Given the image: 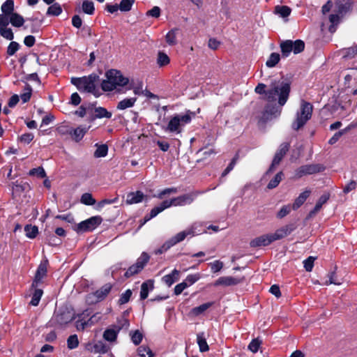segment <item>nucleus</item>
<instances>
[{
    "instance_id": "obj_6",
    "label": "nucleus",
    "mask_w": 357,
    "mask_h": 357,
    "mask_svg": "<svg viewBox=\"0 0 357 357\" xmlns=\"http://www.w3.org/2000/svg\"><path fill=\"white\" fill-rule=\"evenodd\" d=\"M102 222L100 216H93L79 222L77 226V232H85L95 229Z\"/></svg>"
},
{
    "instance_id": "obj_15",
    "label": "nucleus",
    "mask_w": 357,
    "mask_h": 357,
    "mask_svg": "<svg viewBox=\"0 0 357 357\" xmlns=\"http://www.w3.org/2000/svg\"><path fill=\"white\" fill-rule=\"evenodd\" d=\"M241 280L237 278L231 276H223L219 278L214 283L215 286H233L240 283Z\"/></svg>"
},
{
    "instance_id": "obj_29",
    "label": "nucleus",
    "mask_w": 357,
    "mask_h": 357,
    "mask_svg": "<svg viewBox=\"0 0 357 357\" xmlns=\"http://www.w3.org/2000/svg\"><path fill=\"white\" fill-rule=\"evenodd\" d=\"M280 49L283 56H289L290 53L293 52L292 40H287L282 42L280 43Z\"/></svg>"
},
{
    "instance_id": "obj_64",
    "label": "nucleus",
    "mask_w": 357,
    "mask_h": 357,
    "mask_svg": "<svg viewBox=\"0 0 357 357\" xmlns=\"http://www.w3.org/2000/svg\"><path fill=\"white\" fill-rule=\"evenodd\" d=\"M291 208L292 206L291 205L283 206L278 212L277 217L280 219L283 218L290 213Z\"/></svg>"
},
{
    "instance_id": "obj_57",
    "label": "nucleus",
    "mask_w": 357,
    "mask_h": 357,
    "mask_svg": "<svg viewBox=\"0 0 357 357\" xmlns=\"http://www.w3.org/2000/svg\"><path fill=\"white\" fill-rule=\"evenodd\" d=\"M132 342L135 345H139L143 339V335L138 330L130 333Z\"/></svg>"
},
{
    "instance_id": "obj_59",
    "label": "nucleus",
    "mask_w": 357,
    "mask_h": 357,
    "mask_svg": "<svg viewBox=\"0 0 357 357\" xmlns=\"http://www.w3.org/2000/svg\"><path fill=\"white\" fill-rule=\"evenodd\" d=\"M0 35L8 40H12L14 38V34L10 28L0 29Z\"/></svg>"
},
{
    "instance_id": "obj_52",
    "label": "nucleus",
    "mask_w": 357,
    "mask_h": 357,
    "mask_svg": "<svg viewBox=\"0 0 357 357\" xmlns=\"http://www.w3.org/2000/svg\"><path fill=\"white\" fill-rule=\"evenodd\" d=\"M293 52L296 54L302 52L305 49V43L301 40L292 41Z\"/></svg>"
},
{
    "instance_id": "obj_10",
    "label": "nucleus",
    "mask_w": 357,
    "mask_h": 357,
    "mask_svg": "<svg viewBox=\"0 0 357 357\" xmlns=\"http://www.w3.org/2000/svg\"><path fill=\"white\" fill-rule=\"evenodd\" d=\"M281 107H282L277 106L275 102H268L264 108L262 119L264 121H269L273 118L278 117L281 113Z\"/></svg>"
},
{
    "instance_id": "obj_63",
    "label": "nucleus",
    "mask_w": 357,
    "mask_h": 357,
    "mask_svg": "<svg viewBox=\"0 0 357 357\" xmlns=\"http://www.w3.org/2000/svg\"><path fill=\"white\" fill-rule=\"evenodd\" d=\"M141 357H153L151 350L149 347L141 346L137 349Z\"/></svg>"
},
{
    "instance_id": "obj_7",
    "label": "nucleus",
    "mask_w": 357,
    "mask_h": 357,
    "mask_svg": "<svg viewBox=\"0 0 357 357\" xmlns=\"http://www.w3.org/2000/svg\"><path fill=\"white\" fill-rule=\"evenodd\" d=\"M289 149V144L288 143H282L280 145L278 149L277 150L274 158L273 159L272 163L266 172V174H268L271 172H273L275 170V168L277 165L280 164L284 156L287 154V151Z\"/></svg>"
},
{
    "instance_id": "obj_48",
    "label": "nucleus",
    "mask_w": 357,
    "mask_h": 357,
    "mask_svg": "<svg viewBox=\"0 0 357 357\" xmlns=\"http://www.w3.org/2000/svg\"><path fill=\"white\" fill-rule=\"evenodd\" d=\"M170 59L167 54L159 52L158 54L157 63L159 66H165L169 63Z\"/></svg>"
},
{
    "instance_id": "obj_46",
    "label": "nucleus",
    "mask_w": 357,
    "mask_h": 357,
    "mask_svg": "<svg viewBox=\"0 0 357 357\" xmlns=\"http://www.w3.org/2000/svg\"><path fill=\"white\" fill-rule=\"evenodd\" d=\"M328 277V280L325 282V284L328 285L333 284L335 285H340L342 284V279L337 278L335 271L329 273Z\"/></svg>"
},
{
    "instance_id": "obj_35",
    "label": "nucleus",
    "mask_w": 357,
    "mask_h": 357,
    "mask_svg": "<svg viewBox=\"0 0 357 357\" xmlns=\"http://www.w3.org/2000/svg\"><path fill=\"white\" fill-rule=\"evenodd\" d=\"M175 245H176V243H175L174 240H173L172 238H171L170 239L165 241L160 248L155 250L154 251V253L155 255H161V254L165 252L166 251H167L169 249H170L172 247H173Z\"/></svg>"
},
{
    "instance_id": "obj_38",
    "label": "nucleus",
    "mask_w": 357,
    "mask_h": 357,
    "mask_svg": "<svg viewBox=\"0 0 357 357\" xmlns=\"http://www.w3.org/2000/svg\"><path fill=\"white\" fill-rule=\"evenodd\" d=\"M24 231L27 238L33 239L37 236L38 229V227L35 225L33 226L31 225H27L24 227Z\"/></svg>"
},
{
    "instance_id": "obj_47",
    "label": "nucleus",
    "mask_w": 357,
    "mask_h": 357,
    "mask_svg": "<svg viewBox=\"0 0 357 357\" xmlns=\"http://www.w3.org/2000/svg\"><path fill=\"white\" fill-rule=\"evenodd\" d=\"M102 316L101 314L98 312L91 316L87 321H84L82 324V329H84L86 327L91 326L96 323H97L99 320H100Z\"/></svg>"
},
{
    "instance_id": "obj_61",
    "label": "nucleus",
    "mask_w": 357,
    "mask_h": 357,
    "mask_svg": "<svg viewBox=\"0 0 357 357\" xmlns=\"http://www.w3.org/2000/svg\"><path fill=\"white\" fill-rule=\"evenodd\" d=\"M101 88L104 91H112L116 89V86L110 79L107 78L102 82Z\"/></svg>"
},
{
    "instance_id": "obj_13",
    "label": "nucleus",
    "mask_w": 357,
    "mask_h": 357,
    "mask_svg": "<svg viewBox=\"0 0 357 357\" xmlns=\"http://www.w3.org/2000/svg\"><path fill=\"white\" fill-rule=\"evenodd\" d=\"M274 242L271 233L258 236L252 239L250 245L252 248L264 247Z\"/></svg>"
},
{
    "instance_id": "obj_17",
    "label": "nucleus",
    "mask_w": 357,
    "mask_h": 357,
    "mask_svg": "<svg viewBox=\"0 0 357 357\" xmlns=\"http://www.w3.org/2000/svg\"><path fill=\"white\" fill-rule=\"evenodd\" d=\"M144 195L142 191L137 190L127 195L126 202L128 204H137L142 202Z\"/></svg>"
},
{
    "instance_id": "obj_60",
    "label": "nucleus",
    "mask_w": 357,
    "mask_h": 357,
    "mask_svg": "<svg viewBox=\"0 0 357 357\" xmlns=\"http://www.w3.org/2000/svg\"><path fill=\"white\" fill-rule=\"evenodd\" d=\"M132 291L130 289H127L125 292H123L121 296H120V298L119 299V305H123V304H126L127 303L131 296H132Z\"/></svg>"
},
{
    "instance_id": "obj_18",
    "label": "nucleus",
    "mask_w": 357,
    "mask_h": 357,
    "mask_svg": "<svg viewBox=\"0 0 357 357\" xmlns=\"http://www.w3.org/2000/svg\"><path fill=\"white\" fill-rule=\"evenodd\" d=\"M154 288L153 280H147L143 282L141 285L140 289V299L144 300L149 296V291H152Z\"/></svg>"
},
{
    "instance_id": "obj_1",
    "label": "nucleus",
    "mask_w": 357,
    "mask_h": 357,
    "mask_svg": "<svg viewBox=\"0 0 357 357\" xmlns=\"http://www.w3.org/2000/svg\"><path fill=\"white\" fill-rule=\"evenodd\" d=\"M291 91V82L287 80H273L267 89L266 101L271 103L278 102L283 107L287 102Z\"/></svg>"
},
{
    "instance_id": "obj_58",
    "label": "nucleus",
    "mask_w": 357,
    "mask_h": 357,
    "mask_svg": "<svg viewBox=\"0 0 357 357\" xmlns=\"http://www.w3.org/2000/svg\"><path fill=\"white\" fill-rule=\"evenodd\" d=\"M209 266L211 267V272L213 273H216L221 271L223 268V262L220 260H215L213 262L209 263Z\"/></svg>"
},
{
    "instance_id": "obj_44",
    "label": "nucleus",
    "mask_w": 357,
    "mask_h": 357,
    "mask_svg": "<svg viewBox=\"0 0 357 357\" xmlns=\"http://www.w3.org/2000/svg\"><path fill=\"white\" fill-rule=\"evenodd\" d=\"M82 204L86 206H92L96 204V199L93 197L92 195L89 192L84 193L80 199Z\"/></svg>"
},
{
    "instance_id": "obj_16",
    "label": "nucleus",
    "mask_w": 357,
    "mask_h": 357,
    "mask_svg": "<svg viewBox=\"0 0 357 357\" xmlns=\"http://www.w3.org/2000/svg\"><path fill=\"white\" fill-rule=\"evenodd\" d=\"M47 261H45L44 262H41L36 271L35 278L33 280V282L32 284V286H36L38 283H40L42 280V279L46 275L47 273Z\"/></svg>"
},
{
    "instance_id": "obj_14",
    "label": "nucleus",
    "mask_w": 357,
    "mask_h": 357,
    "mask_svg": "<svg viewBox=\"0 0 357 357\" xmlns=\"http://www.w3.org/2000/svg\"><path fill=\"white\" fill-rule=\"evenodd\" d=\"M119 332L120 328L112 325V326L106 328L104 331L102 335L103 339L109 342H116Z\"/></svg>"
},
{
    "instance_id": "obj_56",
    "label": "nucleus",
    "mask_w": 357,
    "mask_h": 357,
    "mask_svg": "<svg viewBox=\"0 0 357 357\" xmlns=\"http://www.w3.org/2000/svg\"><path fill=\"white\" fill-rule=\"evenodd\" d=\"M29 176H36L38 178L46 177L45 171L41 167H38L37 168H33V169H31L29 172Z\"/></svg>"
},
{
    "instance_id": "obj_41",
    "label": "nucleus",
    "mask_w": 357,
    "mask_h": 357,
    "mask_svg": "<svg viewBox=\"0 0 357 357\" xmlns=\"http://www.w3.org/2000/svg\"><path fill=\"white\" fill-rule=\"evenodd\" d=\"M280 59V54L278 53L273 52L267 59L266 65L268 68H273L278 63Z\"/></svg>"
},
{
    "instance_id": "obj_2",
    "label": "nucleus",
    "mask_w": 357,
    "mask_h": 357,
    "mask_svg": "<svg viewBox=\"0 0 357 357\" xmlns=\"http://www.w3.org/2000/svg\"><path fill=\"white\" fill-rule=\"evenodd\" d=\"M195 116L194 112L187 111L185 114H176L171 117L165 130L172 133H181L183 128L190 123L192 117Z\"/></svg>"
},
{
    "instance_id": "obj_9",
    "label": "nucleus",
    "mask_w": 357,
    "mask_h": 357,
    "mask_svg": "<svg viewBox=\"0 0 357 357\" xmlns=\"http://www.w3.org/2000/svg\"><path fill=\"white\" fill-rule=\"evenodd\" d=\"M324 167L321 165H305L301 166L296 170V176L301 178L304 175L313 174L324 170Z\"/></svg>"
},
{
    "instance_id": "obj_27",
    "label": "nucleus",
    "mask_w": 357,
    "mask_h": 357,
    "mask_svg": "<svg viewBox=\"0 0 357 357\" xmlns=\"http://www.w3.org/2000/svg\"><path fill=\"white\" fill-rule=\"evenodd\" d=\"M164 210H165V208L162 203H160L158 206H155L153 208L151 209L149 214H146L144 216L143 224L146 223V222L149 221L152 218H155L160 213L162 212Z\"/></svg>"
},
{
    "instance_id": "obj_28",
    "label": "nucleus",
    "mask_w": 357,
    "mask_h": 357,
    "mask_svg": "<svg viewBox=\"0 0 357 357\" xmlns=\"http://www.w3.org/2000/svg\"><path fill=\"white\" fill-rule=\"evenodd\" d=\"M213 303L208 302L204 304L200 305L199 306L193 307L191 310L190 314L192 316L197 317L202 313H204L206 310H207L211 306H212Z\"/></svg>"
},
{
    "instance_id": "obj_33",
    "label": "nucleus",
    "mask_w": 357,
    "mask_h": 357,
    "mask_svg": "<svg viewBox=\"0 0 357 357\" xmlns=\"http://www.w3.org/2000/svg\"><path fill=\"white\" fill-rule=\"evenodd\" d=\"M10 22L13 26L20 27L23 25L24 20L22 15L17 13H14L10 15Z\"/></svg>"
},
{
    "instance_id": "obj_50",
    "label": "nucleus",
    "mask_w": 357,
    "mask_h": 357,
    "mask_svg": "<svg viewBox=\"0 0 357 357\" xmlns=\"http://www.w3.org/2000/svg\"><path fill=\"white\" fill-rule=\"evenodd\" d=\"M79 345V340L77 335H71L67 339V347L69 349H76Z\"/></svg>"
},
{
    "instance_id": "obj_26",
    "label": "nucleus",
    "mask_w": 357,
    "mask_h": 357,
    "mask_svg": "<svg viewBox=\"0 0 357 357\" xmlns=\"http://www.w3.org/2000/svg\"><path fill=\"white\" fill-rule=\"evenodd\" d=\"M96 104L93 103H88L82 105L79 109L75 112V114L79 117L83 118L87 113L92 112L93 107Z\"/></svg>"
},
{
    "instance_id": "obj_36",
    "label": "nucleus",
    "mask_w": 357,
    "mask_h": 357,
    "mask_svg": "<svg viewBox=\"0 0 357 357\" xmlns=\"http://www.w3.org/2000/svg\"><path fill=\"white\" fill-rule=\"evenodd\" d=\"M189 235H194V231L192 229H188L181 231L172 238L173 240H174L175 243L177 244L183 241Z\"/></svg>"
},
{
    "instance_id": "obj_12",
    "label": "nucleus",
    "mask_w": 357,
    "mask_h": 357,
    "mask_svg": "<svg viewBox=\"0 0 357 357\" xmlns=\"http://www.w3.org/2000/svg\"><path fill=\"white\" fill-rule=\"evenodd\" d=\"M85 349L87 351L95 354H105L109 350V347L100 340L97 342H88L85 346Z\"/></svg>"
},
{
    "instance_id": "obj_54",
    "label": "nucleus",
    "mask_w": 357,
    "mask_h": 357,
    "mask_svg": "<svg viewBox=\"0 0 357 357\" xmlns=\"http://www.w3.org/2000/svg\"><path fill=\"white\" fill-rule=\"evenodd\" d=\"M86 132L85 128L78 127L73 130L72 135L76 142H79L84 137Z\"/></svg>"
},
{
    "instance_id": "obj_43",
    "label": "nucleus",
    "mask_w": 357,
    "mask_h": 357,
    "mask_svg": "<svg viewBox=\"0 0 357 357\" xmlns=\"http://www.w3.org/2000/svg\"><path fill=\"white\" fill-rule=\"evenodd\" d=\"M82 8L83 12L88 15L93 14L95 10L93 2L88 0L83 1Z\"/></svg>"
},
{
    "instance_id": "obj_4",
    "label": "nucleus",
    "mask_w": 357,
    "mask_h": 357,
    "mask_svg": "<svg viewBox=\"0 0 357 357\" xmlns=\"http://www.w3.org/2000/svg\"><path fill=\"white\" fill-rule=\"evenodd\" d=\"M313 106L311 103L301 100L299 110L296 112V119L292 123L291 127L294 130H298L312 117Z\"/></svg>"
},
{
    "instance_id": "obj_21",
    "label": "nucleus",
    "mask_w": 357,
    "mask_h": 357,
    "mask_svg": "<svg viewBox=\"0 0 357 357\" xmlns=\"http://www.w3.org/2000/svg\"><path fill=\"white\" fill-rule=\"evenodd\" d=\"M95 114L91 116L92 120L96 119H110L112 116V113L108 112L105 107H98L94 109Z\"/></svg>"
},
{
    "instance_id": "obj_40",
    "label": "nucleus",
    "mask_w": 357,
    "mask_h": 357,
    "mask_svg": "<svg viewBox=\"0 0 357 357\" xmlns=\"http://www.w3.org/2000/svg\"><path fill=\"white\" fill-rule=\"evenodd\" d=\"M283 173L282 172H279L278 174H275L273 178H272L269 183L267 185V188L268 189H273L276 188L280 181L282 180L283 178Z\"/></svg>"
},
{
    "instance_id": "obj_3",
    "label": "nucleus",
    "mask_w": 357,
    "mask_h": 357,
    "mask_svg": "<svg viewBox=\"0 0 357 357\" xmlns=\"http://www.w3.org/2000/svg\"><path fill=\"white\" fill-rule=\"evenodd\" d=\"M99 76L96 73H91L88 76L82 77H72L70 82L75 86L80 92H87L96 93V82L98 79Z\"/></svg>"
},
{
    "instance_id": "obj_25",
    "label": "nucleus",
    "mask_w": 357,
    "mask_h": 357,
    "mask_svg": "<svg viewBox=\"0 0 357 357\" xmlns=\"http://www.w3.org/2000/svg\"><path fill=\"white\" fill-rule=\"evenodd\" d=\"M197 343L201 352H206L209 350V347L206 342L204 333H199L197 334Z\"/></svg>"
},
{
    "instance_id": "obj_24",
    "label": "nucleus",
    "mask_w": 357,
    "mask_h": 357,
    "mask_svg": "<svg viewBox=\"0 0 357 357\" xmlns=\"http://www.w3.org/2000/svg\"><path fill=\"white\" fill-rule=\"evenodd\" d=\"M112 286L110 284H106L103 285L100 289L97 290L94 293L97 301L103 300L111 291Z\"/></svg>"
},
{
    "instance_id": "obj_37",
    "label": "nucleus",
    "mask_w": 357,
    "mask_h": 357,
    "mask_svg": "<svg viewBox=\"0 0 357 357\" xmlns=\"http://www.w3.org/2000/svg\"><path fill=\"white\" fill-rule=\"evenodd\" d=\"M96 146H97V149L96 151L94 152V157L95 158H103L105 157L108 153V146L107 144H101L98 145V144H96Z\"/></svg>"
},
{
    "instance_id": "obj_5",
    "label": "nucleus",
    "mask_w": 357,
    "mask_h": 357,
    "mask_svg": "<svg viewBox=\"0 0 357 357\" xmlns=\"http://www.w3.org/2000/svg\"><path fill=\"white\" fill-rule=\"evenodd\" d=\"M199 192H192L187 194L182 195L177 197L172 198L170 200H165L162 202L165 209L174 206H183L192 204Z\"/></svg>"
},
{
    "instance_id": "obj_23",
    "label": "nucleus",
    "mask_w": 357,
    "mask_h": 357,
    "mask_svg": "<svg viewBox=\"0 0 357 357\" xmlns=\"http://www.w3.org/2000/svg\"><path fill=\"white\" fill-rule=\"evenodd\" d=\"M329 194L325 193L322 195L319 199H318L317 202L316 203L314 208L310 212V215L312 216L314 214H316L317 212L320 211L322 206L327 202V201L329 199Z\"/></svg>"
},
{
    "instance_id": "obj_30",
    "label": "nucleus",
    "mask_w": 357,
    "mask_h": 357,
    "mask_svg": "<svg viewBox=\"0 0 357 357\" xmlns=\"http://www.w3.org/2000/svg\"><path fill=\"white\" fill-rule=\"evenodd\" d=\"M178 31V29L175 28V29H171L166 34L165 40H166L167 43L169 45L173 46V45H176V43H177L176 33H177Z\"/></svg>"
},
{
    "instance_id": "obj_19",
    "label": "nucleus",
    "mask_w": 357,
    "mask_h": 357,
    "mask_svg": "<svg viewBox=\"0 0 357 357\" xmlns=\"http://www.w3.org/2000/svg\"><path fill=\"white\" fill-rule=\"evenodd\" d=\"M180 272L174 268L171 273L162 277V281L168 286H172L175 282L179 279Z\"/></svg>"
},
{
    "instance_id": "obj_51",
    "label": "nucleus",
    "mask_w": 357,
    "mask_h": 357,
    "mask_svg": "<svg viewBox=\"0 0 357 357\" xmlns=\"http://www.w3.org/2000/svg\"><path fill=\"white\" fill-rule=\"evenodd\" d=\"M262 343V341L259 338L253 339L248 345V349L252 353L255 354L259 351V349Z\"/></svg>"
},
{
    "instance_id": "obj_39",
    "label": "nucleus",
    "mask_w": 357,
    "mask_h": 357,
    "mask_svg": "<svg viewBox=\"0 0 357 357\" xmlns=\"http://www.w3.org/2000/svg\"><path fill=\"white\" fill-rule=\"evenodd\" d=\"M149 259V255L146 252H143L141 254V255L137 258L135 264L140 266V269H142V271L144 266L148 264Z\"/></svg>"
},
{
    "instance_id": "obj_45",
    "label": "nucleus",
    "mask_w": 357,
    "mask_h": 357,
    "mask_svg": "<svg viewBox=\"0 0 357 357\" xmlns=\"http://www.w3.org/2000/svg\"><path fill=\"white\" fill-rule=\"evenodd\" d=\"M43 294V291L42 289H36L32 295V298L30 301V305H31L33 306H37L40 301Z\"/></svg>"
},
{
    "instance_id": "obj_31",
    "label": "nucleus",
    "mask_w": 357,
    "mask_h": 357,
    "mask_svg": "<svg viewBox=\"0 0 357 357\" xmlns=\"http://www.w3.org/2000/svg\"><path fill=\"white\" fill-rule=\"evenodd\" d=\"M73 317L70 312H62L56 315V319L58 324L61 325L66 324L73 320Z\"/></svg>"
},
{
    "instance_id": "obj_42",
    "label": "nucleus",
    "mask_w": 357,
    "mask_h": 357,
    "mask_svg": "<svg viewBox=\"0 0 357 357\" xmlns=\"http://www.w3.org/2000/svg\"><path fill=\"white\" fill-rule=\"evenodd\" d=\"M62 13V8L59 3H54L51 5L47 11L49 15L58 16Z\"/></svg>"
},
{
    "instance_id": "obj_22",
    "label": "nucleus",
    "mask_w": 357,
    "mask_h": 357,
    "mask_svg": "<svg viewBox=\"0 0 357 357\" xmlns=\"http://www.w3.org/2000/svg\"><path fill=\"white\" fill-rule=\"evenodd\" d=\"M137 101L136 97L124 98L123 100L119 102L116 109L118 110H124L128 108L132 107Z\"/></svg>"
},
{
    "instance_id": "obj_53",
    "label": "nucleus",
    "mask_w": 357,
    "mask_h": 357,
    "mask_svg": "<svg viewBox=\"0 0 357 357\" xmlns=\"http://www.w3.org/2000/svg\"><path fill=\"white\" fill-rule=\"evenodd\" d=\"M142 271V269H140V266L137 265L136 264L130 266L128 270L125 272L124 276L126 278H130L131 276L136 275Z\"/></svg>"
},
{
    "instance_id": "obj_34",
    "label": "nucleus",
    "mask_w": 357,
    "mask_h": 357,
    "mask_svg": "<svg viewBox=\"0 0 357 357\" xmlns=\"http://www.w3.org/2000/svg\"><path fill=\"white\" fill-rule=\"evenodd\" d=\"M291 12V8L287 6H276L275 7V13L283 18L289 16Z\"/></svg>"
},
{
    "instance_id": "obj_55",
    "label": "nucleus",
    "mask_w": 357,
    "mask_h": 357,
    "mask_svg": "<svg viewBox=\"0 0 357 357\" xmlns=\"http://www.w3.org/2000/svg\"><path fill=\"white\" fill-rule=\"evenodd\" d=\"M20 47V45L17 42H10L7 47V54L10 56H13L19 50Z\"/></svg>"
},
{
    "instance_id": "obj_20",
    "label": "nucleus",
    "mask_w": 357,
    "mask_h": 357,
    "mask_svg": "<svg viewBox=\"0 0 357 357\" xmlns=\"http://www.w3.org/2000/svg\"><path fill=\"white\" fill-rule=\"evenodd\" d=\"M311 193L310 190H306L304 192H301L299 196L295 199L294 204H292V209L296 210L299 207H301L306 199L308 198Z\"/></svg>"
},
{
    "instance_id": "obj_32",
    "label": "nucleus",
    "mask_w": 357,
    "mask_h": 357,
    "mask_svg": "<svg viewBox=\"0 0 357 357\" xmlns=\"http://www.w3.org/2000/svg\"><path fill=\"white\" fill-rule=\"evenodd\" d=\"M1 11L3 15H10L14 10V1L13 0H6L1 7Z\"/></svg>"
},
{
    "instance_id": "obj_49",
    "label": "nucleus",
    "mask_w": 357,
    "mask_h": 357,
    "mask_svg": "<svg viewBox=\"0 0 357 357\" xmlns=\"http://www.w3.org/2000/svg\"><path fill=\"white\" fill-rule=\"evenodd\" d=\"M135 0H121L119 3V10L121 12L130 11L132 8Z\"/></svg>"
},
{
    "instance_id": "obj_8",
    "label": "nucleus",
    "mask_w": 357,
    "mask_h": 357,
    "mask_svg": "<svg viewBox=\"0 0 357 357\" xmlns=\"http://www.w3.org/2000/svg\"><path fill=\"white\" fill-rule=\"evenodd\" d=\"M106 77L110 79L116 87L123 86L128 83V79L123 76L119 70L111 69L106 73Z\"/></svg>"
},
{
    "instance_id": "obj_11",
    "label": "nucleus",
    "mask_w": 357,
    "mask_h": 357,
    "mask_svg": "<svg viewBox=\"0 0 357 357\" xmlns=\"http://www.w3.org/2000/svg\"><path fill=\"white\" fill-rule=\"evenodd\" d=\"M296 228L294 223L286 225L277 229L274 233H271L273 241L280 240L293 232Z\"/></svg>"
},
{
    "instance_id": "obj_62",
    "label": "nucleus",
    "mask_w": 357,
    "mask_h": 357,
    "mask_svg": "<svg viewBox=\"0 0 357 357\" xmlns=\"http://www.w3.org/2000/svg\"><path fill=\"white\" fill-rule=\"evenodd\" d=\"M315 259V257L310 256L303 261L304 268L306 271H312Z\"/></svg>"
}]
</instances>
